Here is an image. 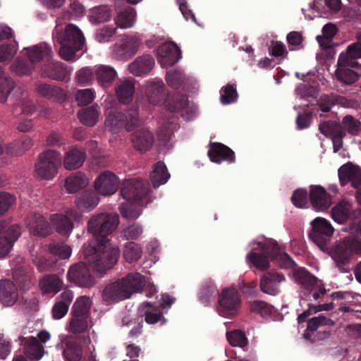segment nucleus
I'll return each instance as SVG.
<instances>
[{
  "mask_svg": "<svg viewBox=\"0 0 361 361\" xmlns=\"http://www.w3.org/2000/svg\"><path fill=\"white\" fill-rule=\"evenodd\" d=\"M338 178L342 185L350 183L354 188L361 185V169L350 163L341 166L338 169Z\"/></svg>",
  "mask_w": 361,
  "mask_h": 361,
  "instance_id": "obj_16",
  "label": "nucleus"
},
{
  "mask_svg": "<svg viewBox=\"0 0 361 361\" xmlns=\"http://www.w3.org/2000/svg\"><path fill=\"white\" fill-rule=\"evenodd\" d=\"M49 250L51 254L61 259H68L72 253L71 247L69 245L65 244H50L49 246Z\"/></svg>",
  "mask_w": 361,
  "mask_h": 361,
  "instance_id": "obj_51",
  "label": "nucleus"
},
{
  "mask_svg": "<svg viewBox=\"0 0 361 361\" xmlns=\"http://www.w3.org/2000/svg\"><path fill=\"white\" fill-rule=\"evenodd\" d=\"M120 223L116 213H99L91 216L87 222V232L94 237H104L113 233Z\"/></svg>",
  "mask_w": 361,
  "mask_h": 361,
  "instance_id": "obj_8",
  "label": "nucleus"
},
{
  "mask_svg": "<svg viewBox=\"0 0 361 361\" xmlns=\"http://www.w3.org/2000/svg\"><path fill=\"white\" fill-rule=\"evenodd\" d=\"M360 64L355 60L340 54L337 62L335 75L338 80L345 84L355 82L360 76L357 71L360 69Z\"/></svg>",
  "mask_w": 361,
  "mask_h": 361,
  "instance_id": "obj_12",
  "label": "nucleus"
},
{
  "mask_svg": "<svg viewBox=\"0 0 361 361\" xmlns=\"http://www.w3.org/2000/svg\"><path fill=\"white\" fill-rule=\"evenodd\" d=\"M94 79V69L90 67H82L75 72V80L81 86H87L92 84Z\"/></svg>",
  "mask_w": 361,
  "mask_h": 361,
  "instance_id": "obj_46",
  "label": "nucleus"
},
{
  "mask_svg": "<svg viewBox=\"0 0 361 361\" xmlns=\"http://www.w3.org/2000/svg\"><path fill=\"white\" fill-rule=\"evenodd\" d=\"M73 299V293L70 290L63 291L56 300L51 309L52 317L54 319H61L67 314L69 306Z\"/></svg>",
  "mask_w": 361,
  "mask_h": 361,
  "instance_id": "obj_21",
  "label": "nucleus"
},
{
  "mask_svg": "<svg viewBox=\"0 0 361 361\" xmlns=\"http://www.w3.org/2000/svg\"><path fill=\"white\" fill-rule=\"evenodd\" d=\"M86 159V153L84 149L77 147L68 149L63 157V166L67 170L71 171L80 168Z\"/></svg>",
  "mask_w": 361,
  "mask_h": 361,
  "instance_id": "obj_24",
  "label": "nucleus"
},
{
  "mask_svg": "<svg viewBox=\"0 0 361 361\" xmlns=\"http://www.w3.org/2000/svg\"><path fill=\"white\" fill-rule=\"evenodd\" d=\"M99 202V198L92 191H85L75 200L77 207L86 212L92 211Z\"/></svg>",
  "mask_w": 361,
  "mask_h": 361,
  "instance_id": "obj_36",
  "label": "nucleus"
},
{
  "mask_svg": "<svg viewBox=\"0 0 361 361\" xmlns=\"http://www.w3.org/2000/svg\"><path fill=\"white\" fill-rule=\"evenodd\" d=\"M217 292V288L211 280H206L201 286L199 293L200 300L204 305L209 304Z\"/></svg>",
  "mask_w": 361,
  "mask_h": 361,
  "instance_id": "obj_45",
  "label": "nucleus"
},
{
  "mask_svg": "<svg viewBox=\"0 0 361 361\" xmlns=\"http://www.w3.org/2000/svg\"><path fill=\"white\" fill-rule=\"evenodd\" d=\"M170 178V174L164 162H157L153 171L150 173V180L154 188H158L161 185L165 184Z\"/></svg>",
  "mask_w": 361,
  "mask_h": 361,
  "instance_id": "obj_40",
  "label": "nucleus"
},
{
  "mask_svg": "<svg viewBox=\"0 0 361 361\" xmlns=\"http://www.w3.org/2000/svg\"><path fill=\"white\" fill-rule=\"evenodd\" d=\"M142 248L138 244L130 242L125 246L123 256L126 260L130 263L138 260L142 256Z\"/></svg>",
  "mask_w": 361,
  "mask_h": 361,
  "instance_id": "obj_50",
  "label": "nucleus"
},
{
  "mask_svg": "<svg viewBox=\"0 0 361 361\" xmlns=\"http://www.w3.org/2000/svg\"><path fill=\"white\" fill-rule=\"evenodd\" d=\"M96 97V91L93 88L78 90L75 92V99L79 106L91 104Z\"/></svg>",
  "mask_w": 361,
  "mask_h": 361,
  "instance_id": "obj_49",
  "label": "nucleus"
},
{
  "mask_svg": "<svg viewBox=\"0 0 361 361\" xmlns=\"http://www.w3.org/2000/svg\"><path fill=\"white\" fill-rule=\"evenodd\" d=\"M4 71L0 66V80L2 79L0 84V102L4 103L7 100L8 95L13 90L15 84L13 80L9 76L4 77Z\"/></svg>",
  "mask_w": 361,
  "mask_h": 361,
  "instance_id": "obj_48",
  "label": "nucleus"
},
{
  "mask_svg": "<svg viewBox=\"0 0 361 361\" xmlns=\"http://www.w3.org/2000/svg\"><path fill=\"white\" fill-rule=\"evenodd\" d=\"M154 61L149 55L137 58L128 65V71L135 76L148 73L153 68Z\"/></svg>",
  "mask_w": 361,
  "mask_h": 361,
  "instance_id": "obj_27",
  "label": "nucleus"
},
{
  "mask_svg": "<svg viewBox=\"0 0 361 361\" xmlns=\"http://www.w3.org/2000/svg\"><path fill=\"white\" fill-rule=\"evenodd\" d=\"M99 106L92 105L79 111L78 112V117L84 125L94 126L99 121Z\"/></svg>",
  "mask_w": 361,
  "mask_h": 361,
  "instance_id": "obj_38",
  "label": "nucleus"
},
{
  "mask_svg": "<svg viewBox=\"0 0 361 361\" xmlns=\"http://www.w3.org/2000/svg\"><path fill=\"white\" fill-rule=\"evenodd\" d=\"M24 49L26 50L27 57L32 63L39 62L40 61H49L53 55L51 47L47 43H39Z\"/></svg>",
  "mask_w": 361,
  "mask_h": 361,
  "instance_id": "obj_25",
  "label": "nucleus"
},
{
  "mask_svg": "<svg viewBox=\"0 0 361 361\" xmlns=\"http://www.w3.org/2000/svg\"><path fill=\"white\" fill-rule=\"evenodd\" d=\"M310 200L313 208L317 211L327 210L332 203V200L324 189L320 185L312 186L310 192Z\"/></svg>",
  "mask_w": 361,
  "mask_h": 361,
  "instance_id": "obj_17",
  "label": "nucleus"
},
{
  "mask_svg": "<svg viewBox=\"0 0 361 361\" xmlns=\"http://www.w3.org/2000/svg\"><path fill=\"white\" fill-rule=\"evenodd\" d=\"M115 102L112 97H108L104 102V115L106 116L105 128L112 132L116 133L121 128L131 130L139 124L138 112L137 109L133 110L128 115L117 111L114 107Z\"/></svg>",
  "mask_w": 361,
  "mask_h": 361,
  "instance_id": "obj_5",
  "label": "nucleus"
},
{
  "mask_svg": "<svg viewBox=\"0 0 361 361\" xmlns=\"http://www.w3.org/2000/svg\"><path fill=\"white\" fill-rule=\"evenodd\" d=\"M352 209V202L343 200L332 208L331 217L335 222L343 224L348 219Z\"/></svg>",
  "mask_w": 361,
  "mask_h": 361,
  "instance_id": "obj_33",
  "label": "nucleus"
},
{
  "mask_svg": "<svg viewBox=\"0 0 361 361\" xmlns=\"http://www.w3.org/2000/svg\"><path fill=\"white\" fill-rule=\"evenodd\" d=\"M164 90V86L160 82L149 85L146 90L149 103L153 106H158L162 104L165 97Z\"/></svg>",
  "mask_w": 361,
  "mask_h": 361,
  "instance_id": "obj_42",
  "label": "nucleus"
},
{
  "mask_svg": "<svg viewBox=\"0 0 361 361\" xmlns=\"http://www.w3.org/2000/svg\"><path fill=\"white\" fill-rule=\"evenodd\" d=\"M249 307L252 312L259 314L262 317H266L271 314V307L263 301L255 300L250 302Z\"/></svg>",
  "mask_w": 361,
  "mask_h": 361,
  "instance_id": "obj_57",
  "label": "nucleus"
},
{
  "mask_svg": "<svg viewBox=\"0 0 361 361\" xmlns=\"http://www.w3.org/2000/svg\"><path fill=\"white\" fill-rule=\"evenodd\" d=\"M293 204L299 208H303L307 204V192L304 189L296 190L291 197Z\"/></svg>",
  "mask_w": 361,
  "mask_h": 361,
  "instance_id": "obj_63",
  "label": "nucleus"
},
{
  "mask_svg": "<svg viewBox=\"0 0 361 361\" xmlns=\"http://www.w3.org/2000/svg\"><path fill=\"white\" fill-rule=\"evenodd\" d=\"M23 345V353L28 359L32 361L40 360L44 353V347L39 343L37 338L29 336L27 338H20Z\"/></svg>",
  "mask_w": 361,
  "mask_h": 361,
  "instance_id": "obj_19",
  "label": "nucleus"
},
{
  "mask_svg": "<svg viewBox=\"0 0 361 361\" xmlns=\"http://www.w3.org/2000/svg\"><path fill=\"white\" fill-rule=\"evenodd\" d=\"M92 305L90 298L86 295H82L77 298L73 304V312L74 317L85 316L90 311Z\"/></svg>",
  "mask_w": 361,
  "mask_h": 361,
  "instance_id": "obj_47",
  "label": "nucleus"
},
{
  "mask_svg": "<svg viewBox=\"0 0 361 361\" xmlns=\"http://www.w3.org/2000/svg\"><path fill=\"white\" fill-rule=\"evenodd\" d=\"M329 255L340 271H347L353 256L361 255V238L354 235L343 238L331 248Z\"/></svg>",
  "mask_w": 361,
  "mask_h": 361,
  "instance_id": "obj_6",
  "label": "nucleus"
},
{
  "mask_svg": "<svg viewBox=\"0 0 361 361\" xmlns=\"http://www.w3.org/2000/svg\"><path fill=\"white\" fill-rule=\"evenodd\" d=\"M156 52L158 62L161 67L172 66L180 59V50L173 42L160 45Z\"/></svg>",
  "mask_w": 361,
  "mask_h": 361,
  "instance_id": "obj_15",
  "label": "nucleus"
},
{
  "mask_svg": "<svg viewBox=\"0 0 361 361\" xmlns=\"http://www.w3.org/2000/svg\"><path fill=\"white\" fill-rule=\"evenodd\" d=\"M145 284L144 276L131 273L107 286L102 292V300L106 305L128 299L133 293L140 292Z\"/></svg>",
  "mask_w": 361,
  "mask_h": 361,
  "instance_id": "obj_3",
  "label": "nucleus"
},
{
  "mask_svg": "<svg viewBox=\"0 0 361 361\" xmlns=\"http://www.w3.org/2000/svg\"><path fill=\"white\" fill-rule=\"evenodd\" d=\"M133 38H126L119 43L114 44L112 54L117 59H127L134 55L136 48L133 46L134 44Z\"/></svg>",
  "mask_w": 361,
  "mask_h": 361,
  "instance_id": "obj_30",
  "label": "nucleus"
},
{
  "mask_svg": "<svg viewBox=\"0 0 361 361\" xmlns=\"http://www.w3.org/2000/svg\"><path fill=\"white\" fill-rule=\"evenodd\" d=\"M285 281V277L277 273H267L264 274L260 281L261 290L270 295H276L279 293V283Z\"/></svg>",
  "mask_w": 361,
  "mask_h": 361,
  "instance_id": "obj_22",
  "label": "nucleus"
},
{
  "mask_svg": "<svg viewBox=\"0 0 361 361\" xmlns=\"http://www.w3.org/2000/svg\"><path fill=\"white\" fill-rule=\"evenodd\" d=\"M28 228L33 235L47 236L51 232L49 222L41 214H35L28 219Z\"/></svg>",
  "mask_w": 361,
  "mask_h": 361,
  "instance_id": "obj_28",
  "label": "nucleus"
},
{
  "mask_svg": "<svg viewBox=\"0 0 361 361\" xmlns=\"http://www.w3.org/2000/svg\"><path fill=\"white\" fill-rule=\"evenodd\" d=\"M32 145L33 142L32 139L27 135H24L21 137L19 140H16L13 142L8 145L6 150H8L9 153L12 154H22L25 151L30 149Z\"/></svg>",
  "mask_w": 361,
  "mask_h": 361,
  "instance_id": "obj_44",
  "label": "nucleus"
},
{
  "mask_svg": "<svg viewBox=\"0 0 361 361\" xmlns=\"http://www.w3.org/2000/svg\"><path fill=\"white\" fill-rule=\"evenodd\" d=\"M119 179L111 171H106L99 174L94 180L96 192L102 196H111L118 190Z\"/></svg>",
  "mask_w": 361,
  "mask_h": 361,
  "instance_id": "obj_14",
  "label": "nucleus"
},
{
  "mask_svg": "<svg viewBox=\"0 0 361 361\" xmlns=\"http://www.w3.org/2000/svg\"><path fill=\"white\" fill-rule=\"evenodd\" d=\"M136 12L133 8H128L126 10L118 13L114 18L115 23L122 29L131 27L135 24Z\"/></svg>",
  "mask_w": 361,
  "mask_h": 361,
  "instance_id": "obj_43",
  "label": "nucleus"
},
{
  "mask_svg": "<svg viewBox=\"0 0 361 361\" xmlns=\"http://www.w3.org/2000/svg\"><path fill=\"white\" fill-rule=\"evenodd\" d=\"M88 184V179L86 176L80 172L72 173L66 178L64 188L69 193H75L86 187Z\"/></svg>",
  "mask_w": 361,
  "mask_h": 361,
  "instance_id": "obj_34",
  "label": "nucleus"
},
{
  "mask_svg": "<svg viewBox=\"0 0 361 361\" xmlns=\"http://www.w3.org/2000/svg\"><path fill=\"white\" fill-rule=\"evenodd\" d=\"M343 54L355 61L361 59V32L356 34V42L348 45Z\"/></svg>",
  "mask_w": 361,
  "mask_h": 361,
  "instance_id": "obj_55",
  "label": "nucleus"
},
{
  "mask_svg": "<svg viewBox=\"0 0 361 361\" xmlns=\"http://www.w3.org/2000/svg\"><path fill=\"white\" fill-rule=\"evenodd\" d=\"M342 128L341 125L333 121H325L321 123L319 126V130L326 137H331L337 130H341Z\"/></svg>",
  "mask_w": 361,
  "mask_h": 361,
  "instance_id": "obj_62",
  "label": "nucleus"
},
{
  "mask_svg": "<svg viewBox=\"0 0 361 361\" xmlns=\"http://www.w3.org/2000/svg\"><path fill=\"white\" fill-rule=\"evenodd\" d=\"M135 93V85L132 80H124L116 87V95L120 103L128 104L132 101Z\"/></svg>",
  "mask_w": 361,
  "mask_h": 361,
  "instance_id": "obj_32",
  "label": "nucleus"
},
{
  "mask_svg": "<svg viewBox=\"0 0 361 361\" xmlns=\"http://www.w3.org/2000/svg\"><path fill=\"white\" fill-rule=\"evenodd\" d=\"M18 43L0 45V62L11 60L17 52Z\"/></svg>",
  "mask_w": 361,
  "mask_h": 361,
  "instance_id": "obj_59",
  "label": "nucleus"
},
{
  "mask_svg": "<svg viewBox=\"0 0 361 361\" xmlns=\"http://www.w3.org/2000/svg\"><path fill=\"white\" fill-rule=\"evenodd\" d=\"M153 135L145 129L135 131L132 135V142L135 148L140 152H146L153 144Z\"/></svg>",
  "mask_w": 361,
  "mask_h": 361,
  "instance_id": "obj_29",
  "label": "nucleus"
},
{
  "mask_svg": "<svg viewBox=\"0 0 361 361\" xmlns=\"http://www.w3.org/2000/svg\"><path fill=\"white\" fill-rule=\"evenodd\" d=\"M61 164V156L56 150H47L39 157L35 164V175L42 179L51 180L58 172Z\"/></svg>",
  "mask_w": 361,
  "mask_h": 361,
  "instance_id": "obj_9",
  "label": "nucleus"
},
{
  "mask_svg": "<svg viewBox=\"0 0 361 361\" xmlns=\"http://www.w3.org/2000/svg\"><path fill=\"white\" fill-rule=\"evenodd\" d=\"M39 285L44 293L56 294L61 290L63 283L57 275L50 274L41 279Z\"/></svg>",
  "mask_w": 361,
  "mask_h": 361,
  "instance_id": "obj_31",
  "label": "nucleus"
},
{
  "mask_svg": "<svg viewBox=\"0 0 361 361\" xmlns=\"http://www.w3.org/2000/svg\"><path fill=\"white\" fill-rule=\"evenodd\" d=\"M226 338L233 346L243 348L247 344V338L241 331L235 330L227 332Z\"/></svg>",
  "mask_w": 361,
  "mask_h": 361,
  "instance_id": "obj_53",
  "label": "nucleus"
},
{
  "mask_svg": "<svg viewBox=\"0 0 361 361\" xmlns=\"http://www.w3.org/2000/svg\"><path fill=\"white\" fill-rule=\"evenodd\" d=\"M42 97L56 102H63L66 99V94L61 88L47 84H39L36 88Z\"/></svg>",
  "mask_w": 361,
  "mask_h": 361,
  "instance_id": "obj_35",
  "label": "nucleus"
},
{
  "mask_svg": "<svg viewBox=\"0 0 361 361\" xmlns=\"http://www.w3.org/2000/svg\"><path fill=\"white\" fill-rule=\"evenodd\" d=\"M53 39L61 45L59 54L65 61L78 60L75 54L82 50L85 44V37L77 26L69 24L66 26L64 30H62L59 20H56Z\"/></svg>",
  "mask_w": 361,
  "mask_h": 361,
  "instance_id": "obj_4",
  "label": "nucleus"
},
{
  "mask_svg": "<svg viewBox=\"0 0 361 361\" xmlns=\"http://www.w3.org/2000/svg\"><path fill=\"white\" fill-rule=\"evenodd\" d=\"M149 186L146 180L130 178L123 180L121 188V195L126 200L119 209L122 216L127 219H136L141 214L139 201L149 192Z\"/></svg>",
  "mask_w": 361,
  "mask_h": 361,
  "instance_id": "obj_2",
  "label": "nucleus"
},
{
  "mask_svg": "<svg viewBox=\"0 0 361 361\" xmlns=\"http://www.w3.org/2000/svg\"><path fill=\"white\" fill-rule=\"evenodd\" d=\"M187 104V99L181 95L169 97L166 107L171 111H178L183 109Z\"/></svg>",
  "mask_w": 361,
  "mask_h": 361,
  "instance_id": "obj_58",
  "label": "nucleus"
},
{
  "mask_svg": "<svg viewBox=\"0 0 361 361\" xmlns=\"http://www.w3.org/2000/svg\"><path fill=\"white\" fill-rule=\"evenodd\" d=\"M82 317H74L70 322V331L73 334L84 332L87 329V321Z\"/></svg>",
  "mask_w": 361,
  "mask_h": 361,
  "instance_id": "obj_64",
  "label": "nucleus"
},
{
  "mask_svg": "<svg viewBox=\"0 0 361 361\" xmlns=\"http://www.w3.org/2000/svg\"><path fill=\"white\" fill-rule=\"evenodd\" d=\"M42 74L57 80H63L66 77V68L59 61H51L42 69Z\"/></svg>",
  "mask_w": 361,
  "mask_h": 361,
  "instance_id": "obj_37",
  "label": "nucleus"
},
{
  "mask_svg": "<svg viewBox=\"0 0 361 361\" xmlns=\"http://www.w3.org/2000/svg\"><path fill=\"white\" fill-rule=\"evenodd\" d=\"M238 99V93L235 87L227 85L221 90L220 101L224 104H230L235 102Z\"/></svg>",
  "mask_w": 361,
  "mask_h": 361,
  "instance_id": "obj_54",
  "label": "nucleus"
},
{
  "mask_svg": "<svg viewBox=\"0 0 361 361\" xmlns=\"http://www.w3.org/2000/svg\"><path fill=\"white\" fill-rule=\"evenodd\" d=\"M208 155L212 162L221 163L226 161L232 163L235 161L233 151L224 145L216 143L208 151Z\"/></svg>",
  "mask_w": 361,
  "mask_h": 361,
  "instance_id": "obj_26",
  "label": "nucleus"
},
{
  "mask_svg": "<svg viewBox=\"0 0 361 361\" xmlns=\"http://www.w3.org/2000/svg\"><path fill=\"white\" fill-rule=\"evenodd\" d=\"M312 231L310 238L322 250H324L333 235L334 228L326 219L317 217L311 222Z\"/></svg>",
  "mask_w": 361,
  "mask_h": 361,
  "instance_id": "obj_13",
  "label": "nucleus"
},
{
  "mask_svg": "<svg viewBox=\"0 0 361 361\" xmlns=\"http://www.w3.org/2000/svg\"><path fill=\"white\" fill-rule=\"evenodd\" d=\"M295 283L307 290H312L318 286L317 279L305 269H299L293 273Z\"/></svg>",
  "mask_w": 361,
  "mask_h": 361,
  "instance_id": "obj_39",
  "label": "nucleus"
},
{
  "mask_svg": "<svg viewBox=\"0 0 361 361\" xmlns=\"http://www.w3.org/2000/svg\"><path fill=\"white\" fill-rule=\"evenodd\" d=\"M18 297V288L13 282L8 279L0 281V302L4 306H13Z\"/></svg>",
  "mask_w": 361,
  "mask_h": 361,
  "instance_id": "obj_20",
  "label": "nucleus"
},
{
  "mask_svg": "<svg viewBox=\"0 0 361 361\" xmlns=\"http://www.w3.org/2000/svg\"><path fill=\"white\" fill-rule=\"evenodd\" d=\"M137 314L141 317H145V322L149 324H154L159 321L163 323L166 322L160 307L150 302L142 303L137 309Z\"/></svg>",
  "mask_w": 361,
  "mask_h": 361,
  "instance_id": "obj_23",
  "label": "nucleus"
},
{
  "mask_svg": "<svg viewBox=\"0 0 361 361\" xmlns=\"http://www.w3.org/2000/svg\"><path fill=\"white\" fill-rule=\"evenodd\" d=\"M342 125L352 135H357L360 131V122L351 116L348 115L343 117Z\"/></svg>",
  "mask_w": 361,
  "mask_h": 361,
  "instance_id": "obj_60",
  "label": "nucleus"
},
{
  "mask_svg": "<svg viewBox=\"0 0 361 361\" xmlns=\"http://www.w3.org/2000/svg\"><path fill=\"white\" fill-rule=\"evenodd\" d=\"M218 302V312L224 317L237 315L241 306L240 295L234 288H224L219 294Z\"/></svg>",
  "mask_w": 361,
  "mask_h": 361,
  "instance_id": "obj_10",
  "label": "nucleus"
},
{
  "mask_svg": "<svg viewBox=\"0 0 361 361\" xmlns=\"http://www.w3.org/2000/svg\"><path fill=\"white\" fill-rule=\"evenodd\" d=\"M250 245L253 251L259 250L261 253L250 252L247 255V259L262 270L269 268V258L271 255H276L279 250L276 240L267 239L264 236H259Z\"/></svg>",
  "mask_w": 361,
  "mask_h": 361,
  "instance_id": "obj_7",
  "label": "nucleus"
},
{
  "mask_svg": "<svg viewBox=\"0 0 361 361\" xmlns=\"http://www.w3.org/2000/svg\"><path fill=\"white\" fill-rule=\"evenodd\" d=\"M85 262L71 266L67 277L70 281L79 286L89 287L93 284L87 264L99 273H104L118 261L120 251L118 247L111 246L106 240L94 239L83 245Z\"/></svg>",
  "mask_w": 361,
  "mask_h": 361,
  "instance_id": "obj_1",
  "label": "nucleus"
},
{
  "mask_svg": "<svg viewBox=\"0 0 361 361\" xmlns=\"http://www.w3.org/2000/svg\"><path fill=\"white\" fill-rule=\"evenodd\" d=\"M60 345L64 361H81L86 352V348L90 352L92 348L94 350V345L90 346V339L86 346V342H83L80 338H67L61 344L56 345V349H59Z\"/></svg>",
  "mask_w": 361,
  "mask_h": 361,
  "instance_id": "obj_11",
  "label": "nucleus"
},
{
  "mask_svg": "<svg viewBox=\"0 0 361 361\" xmlns=\"http://www.w3.org/2000/svg\"><path fill=\"white\" fill-rule=\"evenodd\" d=\"M142 232V227L140 224H135L124 228L122 235L126 240H135L141 235Z\"/></svg>",
  "mask_w": 361,
  "mask_h": 361,
  "instance_id": "obj_61",
  "label": "nucleus"
},
{
  "mask_svg": "<svg viewBox=\"0 0 361 361\" xmlns=\"http://www.w3.org/2000/svg\"><path fill=\"white\" fill-rule=\"evenodd\" d=\"M94 72L98 85L103 89L110 87L118 77L115 68L108 65H97L94 67Z\"/></svg>",
  "mask_w": 361,
  "mask_h": 361,
  "instance_id": "obj_18",
  "label": "nucleus"
},
{
  "mask_svg": "<svg viewBox=\"0 0 361 361\" xmlns=\"http://www.w3.org/2000/svg\"><path fill=\"white\" fill-rule=\"evenodd\" d=\"M111 17L110 9L106 6H100L92 8L91 12V20L96 23H104Z\"/></svg>",
  "mask_w": 361,
  "mask_h": 361,
  "instance_id": "obj_52",
  "label": "nucleus"
},
{
  "mask_svg": "<svg viewBox=\"0 0 361 361\" xmlns=\"http://www.w3.org/2000/svg\"><path fill=\"white\" fill-rule=\"evenodd\" d=\"M50 221L56 231L63 235L70 234L74 228L73 223L63 216V214H54Z\"/></svg>",
  "mask_w": 361,
  "mask_h": 361,
  "instance_id": "obj_41",
  "label": "nucleus"
},
{
  "mask_svg": "<svg viewBox=\"0 0 361 361\" xmlns=\"http://www.w3.org/2000/svg\"><path fill=\"white\" fill-rule=\"evenodd\" d=\"M116 28L104 26L97 30L95 39L99 43H105L111 40L116 34Z\"/></svg>",
  "mask_w": 361,
  "mask_h": 361,
  "instance_id": "obj_56",
  "label": "nucleus"
}]
</instances>
